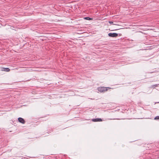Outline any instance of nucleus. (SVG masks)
Listing matches in <instances>:
<instances>
[{"mask_svg":"<svg viewBox=\"0 0 159 159\" xmlns=\"http://www.w3.org/2000/svg\"><path fill=\"white\" fill-rule=\"evenodd\" d=\"M154 119H155V120L159 119V116H156L154 118Z\"/></svg>","mask_w":159,"mask_h":159,"instance_id":"6e6552de","label":"nucleus"},{"mask_svg":"<svg viewBox=\"0 0 159 159\" xmlns=\"http://www.w3.org/2000/svg\"><path fill=\"white\" fill-rule=\"evenodd\" d=\"M158 86V84H155L151 86V87L153 88H154L155 87H157Z\"/></svg>","mask_w":159,"mask_h":159,"instance_id":"0eeeda50","label":"nucleus"},{"mask_svg":"<svg viewBox=\"0 0 159 159\" xmlns=\"http://www.w3.org/2000/svg\"><path fill=\"white\" fill-rule=\"evenodd\" d=\"M92 120L93 122L102 121V120L101 118L93 119Z\"/></svg>","mask_w":159,"mask_h":159,"instance_id":"20e7f679","label":"nucleus"},{"mask_svg":"<svg viewBox=\"0 0 159 159\" xmlns=\"http://www.w3.org/2000/svg\"><path fill=\"white\" fill-rule=\"evenodd\" d=\"M1 70L4 71L6 72H9L10 71V69L8 68H1Z\"/></svg>","mask_w":159,"mask_h":159,"instance_id":"39448f33","label":"nucleus"},{"mask_svg":"<svg viewBox=\"0 0 159 159\" xmlns=\"http://www.w3.org/2000/svg\"><path fill=\"white\" fill-rule=\"evenodd\" d=\"M108 35L110 37H116L118 36V34L116 33H110L108 34Z\"/></svg>","mask_w":159,"mask_h":159,"instance_id":"f03ea898","label":"nucleus"},{"mask_svg":"<svg viewBox=\"0 0 159 159\" xmlns=\"http://www.w3.org/2000/svg\"><path fill=\"white\" fill-rule=\"evenodd\" d=\"M84 19L85 20H91L93 19L92 18H90L89 17H85L84 18Z\"/></svg>","mask_w":159,"mask_h":159,"instance_id":"423d86ee","label":"nucleus"},{"mask_svg":"<svg viewBox=\"0 0 159 159\" xmlns=\"http://www.w3.org/2000/svg\"><path fill=\"white\" fill-rule=\"evenodd\" d=\"M18 120L20 123L22 124H24L25 123V121L23 118L21 117H19L18 118Z\"/></svg>","mask_w":159,"mask_h":159,"instance_id":"7ed1b4c3","label":"nucleus"},{"mask_svg":"<svg viewBox=\"0 0 159 159\" xmlns=\"http://www.w3.org/2000/svg\"><path fill=\"white\" fill-rule=\"evenodd\" d=\"M109 87H100L98 88V90L101 92H104L107 91L108 89H110Z\"/></svg>","mask_w":159,"mask_h":159,"instance_id":"f257e3e1","label":"nucleus"},{"mask_svg":"<svg viewBox=\"0 0 159 159\" xmlns=\"http://www.w3.org/2000/svg\"><path fill=\"white\" fill-rule=\"evenodd\" d=\"M109 23L110 24H112L113 23V22L112 21H109Z\"/></svg>","mask_w":159,"mask_h":159,"instance_id":"1a4fd4ad","label":"nucleus"}]
</instances>
